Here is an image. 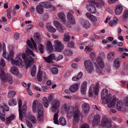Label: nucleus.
<instances>
[{
    "instance_id": "obj_63",
    "label": "nucleus",
    "mask_w": 128,
    "mask_h": 128,
    "mask_svg": "<svg viewBox=\"0 0 128 128\" xmlns=\"http://www.w3.org/2000/svg\"><path fill=\"white\" fill-rule=\"evenodd\" d=\"M26 124L28 127L30 128H32L33 127V125L29 121L26 120Z\"/></svg>"
},
{
    "instance_id": "obj_14",
    "label": "nucleus",
    "mask_w": 128,
    "mask_h": 128,
    "mask_svg": "<svg viewBox=\"0 0 128 128\" xmlns=\"http://www.w3.org/2000/svg\"><path fill=\"white\" fill-rule=\"evenodd\" d=\"M44 60L48 63H50L52 62V60H55L56 57L54 54H51L48 57H43Z\"/></svg>"
},
{
    "instance_id": "obj_59",
    "label": "nucleus",
    "mask_w": 128,
    "mask_h": 128,
    "mask_svg": "<svg viewBox=\"0 0 128 128\" xmlns=\"http://www.w3.org/2000/svg\"><path fill=\"white\" fill-rule=\"evenodd\" d=\"M124 105L126 106H128V96L125 97L124 100Z\"/></svg>"
},
{
    "instance_id": "obj_34",
    "label": "nucleus",
    "mask_w": 128,
    "mask_h": 128,
    "mask_svg": "<svg viewBox=\"0 0 128 128\" xmlns=\"http://www.w3.org/2000/svg\"><path fill=\"white\" fill-rule=\"evenodd\" d=\"M11 73L14 74H19L18 69L16 67L13 66L10 68Z\"/></svg>"
},
{
    "instance_id": "obj_53",
    "label": "nucleus",
    "mask_w": 128,
    "mask_h": 128,
    "mask_svg": "<svg viewBox=\"0 0 128 128\" xmlns=\"http://www.w3.org/2000/svg\"><path fill=\"white\" fill-rule=\"evenodd\" d=\"M105 124V126H106L105 128H110L111 127V122L110 121H108L107 118L106 122Z\"/></svg>"
},
{
    "instance_id": "obj_32",
    "label": "nucleus",
    "mask_w": 128,
    "mask_h": 128,
    "mask_svg": "<svg viewBox=\"0 0 128 128\" xmlns=\"http://www.w3.org/2000/svg\"><path fill=\"white\" fill-rule=\"evenodd\" d=\"M34 38L35 41L37 44L39 43L40 42L41 39L40 38V35L38 33L34 34Z\"/></svg>"
},
{
    "instance_id": "obj_52",
    "label": "nucleus",
    "mask_w": 128,
    "mask_h": 128,
    "mask_svg": "<svg viewBox=\"0 0 128 128\" xmlns=\"http://www.w3.org/2000/svg\"><path fill=\"white\" fill-rule=\"evenodd\" d=\"M36 66H34L32 68V69L31 72V74L33 76H34L36 74Z\"/></svg>"
},
{
    "instance_id": "obj_37",
    "label": "nucleus",
    "mask_w": 128,
    "mask_h": 128,
    "mask_svg": "<svg viewBox=\"0 0 128 128\" xmlns=\"http://www.w3.org/2000/svg\"><path fill=\"white\" fill-rule=\"evenodd\" d=\"M47 49L48 50L51 52L53 50V48L50 41H48L47 44Z\"/></svg>"
},
{
    "instance_id": "obj_41",
    "label": "nucleus",
    "mask_w": 128,
    "mask_h": 128,
    "mask_svg": "<svg viewBox=\"0 0 128 128\" xmlns=\"http://www.w3.org/2000/svg\"><path fill=\"white\" fill-rule=\"evenodd\" d=\"M46 28L49 31L52 32H54L56 31V29L55 28L50 26H47Z\"/></svg>"
},
{
    "instance_id": "obj_12",
    "label": "nucleus",
    "mask_w": 128,
    "mask_h": 128,
    "mask_svg": "<svg viewBox=\"0 0 128 128\" xmlns=\"http://www.w3.org/2000/svg\"><path fill=\"white\" fill-rule=\"evenodd\" d=\"M82 108L83 113L85 114H88L90 110V106L86 103H84L82 105Z\"/></svg>"
},
{
    "instance_id": "obj_47",
    "label": "nucleus",
    "mask_w": 128,
    "mask_h": 128,
    "mask_svg": "<svg viewBox=\"0 0 128 128\" xmlns=\"http://www.w3.org/2000/svg\"><path fill=\"white\" fill-rule=\"evenodd\" d=\"M44 46L42 44H39L38 49L40 53L41 54H42L44 53Z\"/></svg>"
},
{
    "instance_id": "obj_5",
    "label": "nucleus",
    "mask_w": 128,
    "mask_h": 128,
    "mask_svg": "<svg viewBox=\"0 0 128 128\" xmlns=\"http://www.w3.org/2000/svg\"><path fill=\"white\" fill-rule=\"evenodd\" d=\"M100 56L96 58V62L100 67L103 68H104V65L102 58H104L105 55L103 52H102L100 53Z\"/></svg>"
},
{
    "instance_id": "obj_54",
    "label": "nucleus",
    "mask_w": 128,
    "mask_h": 128,
    "mask_svg": "<svg viewBox=\"0 0 128 128\" xmlns=\"http://www.w3.org/2000/svg\"><path fill=\"white\" fill-rule=\"evenodd\" d=\"M128 17V10H125L124 11L122 18L123 19L125 20Z\"/></svg>"
},
{
    "instance_id": "obj_28",
    "label": "nucleus",
    "mask_w": 128,
    "mask_h": 128,
    "mask_svg": "<svg viewBox=\"0 0 128 128\" xmlns=\"http://www.w3.org/2000/svg\"><path fill=\"white\" fill-rule=\"evenodd\" d=\"M14 54V51L11 50L10 52L9 55H6V54H3V57L6 59L8 60L10 58H12V57Z\"/></svg>"
},
{
    "instance_id": "obj_15",
    "label": "nucleus",
    "mask_w": 128,
    "mask_h": 128,
    "mask_svg": "<svg viewBox=\"0 0 128 128\" xmlns=\"http://www.w3.org/2000/svg\"><path fill=\"white\" fill-rule=\"evenodd\" d=\"M87 9L88 11L90 13L93 14L96 12L97 11L94 6L91 4L88 5L86 6Z\"/></svg>"
},
{
    "instance_id": "obj_20",
    "label": "nucleus",
    "mask_w": 128,
    "mask_h": 128,
    "mask_svg": "<svg viewBox=\"0 0 128 128\" xmlns=\"http://www.w3.org/2000/svg\"><path fill=\"white\" fill-rule=\"evenodd\" d=\"M78 85L77 84H73L70 86L69 89L72 92H74L77 91L78 88Z\"/></svg>"
},
{
    "instance_id": "obj_51",
    "label": "nucleus",
    "mask_w": 128,
    "mask_h": 128,
    "mask_svg": "<svg viewBox=\"0 0 128 128\" xmlns=\"http://www.w3.org/2000/svg\"><path fill=\"white\" fill-rule=\"evenodd\" d=\"M107 118L104 117L102 119L101 122V125L103 127L105 126V123L106 122Z\"/></svg>"
},
{
    "instance_id": "obj_9",
    "label": "nucleus",
    "mask_w": 128,
    "mask_h": 128,
    "mask_svg": "<svg viewBox=\"0 0 128 128\" xmlns=\"http://www.w3.org/2000/svg\"><path fill=\"white\" fill-rule=\"evenodd\" d=\"M55 44V50L56 51L60 52L64 48L63 46L61 43L58 40L54 41V42Z\"/></svg>"
},
{
    "instance_id": "obj_60",
    "label": "nucleus",
    "mask_w": 128,
    "mask_h": 128,
    "mask_svg": "<svg viewBox=\"0 0 128 128\" xmlns=\"http://www.w3.org/2000/svg\"><path fill=\"white\" fill-rule=\"evenodd\" d=\"M0 65L2 67H4L5 66V63L4 59L3 58L1 59L0 60Z\"/></svg>"
},
{
    "instance_id": "obj_26",
    "label": "nucleus",
    "mask_w": 128,
    "mask_h": 128,
    "mask_svg": "<svg viewBox=\"0 0 128 128\" xmlns=\"http://www.w3.org/2000/svg\"><path fill=\"white\" fill-rule=\"evenodd\" d=\"M58 14L59 17L61 20L62 22L64 24H65L66 21V16L64 13L62 12H61L59 13Z\"/></svg>"
},
{
    "instance_id": "obj_36",
    "label": "nucleus",
    "mask_w": 128,
    "mask_h": 128,
    "mask_svg": "<svg viewBox=\"0 0 128 128\" xmlns=\"http://www.w3.org/2000/svg\"><path fill=\"white\" fill-rule=\"evenodd\" d=\"M15 117V116L14 115H12L8 117L6 119V123L7 124H9L11 122V120L14 119Z\"/></svg>"
},
{
    "instance_id": "obj_18",
    "label": "nucleus",
    "mask_w": 128,
    "mask_h": 128,
    "mask_svg": "<svg viewBox=\"0 0 128 128\" xmlns=\"http://www.w3.org/2000/svg\"><path fill=\"white\" fill-rule=\"evenodd\" d=\"M26 104H24L22 106V110H21V108L20 109V110L22 111V116L21 117V118H20V116H19V118L20 120H22L24 116H25L26 114Z\"/></svg>"
},
{
    "instance_id": "obj_39",
    "label": "nucleus",
    "mask_w": 128,
    "mask_h": 128,
    "mask_svg": "<svg viewBox=\"0 0 128 128\" xmlns=\"http://www.w3.org/2000/svg\"><path fill=\"white\" fill-rule=\"evenodd\" d=\"M16 94V92L14 90H11L9 91L8 94V96L9 98H13Z\"/></svg>"
},
{
    "instance_id": "obj_17",
    "label": "nucleus",
    "mask_w": 128,
    "mask_h": 128,
    "mask_svg": "<svg viewBox=\"0 0 128 128\" xmlns=\"http://www.w3.org/2000/svg\"><path fill=\"white\" fill-rule=\"evenodd\" d=\"M80 20L81 24L84 28H88L90 27V24L88 22L82 19H80Z\"/></svg>"
},
{
    "instance_id": "obj_22",
    "label": "nucleus",
    "mask_w": 128,
    "mask_h": 128,
    "mask_svg": "<svg viewBox=\"0 0 128 128\" xmlns=\"http://www.w3.org/2000/svg\"><path fill=\"white\" fill-rule=\"evenodd\" d=\"M123 108V101L120 100L118 101L116 104V108L117 110L120 111L122 110Z\"/></svg>"
},
{
    "instance_id": "obj_45",
    "label": "nucleus",
    "mask_w": 128,
    "mask_h": 128,
    "mask_svg": "<svg viewBox=\"0 0 128 128\" xmlns=\"http://www.w3.org/2000/svg\"><path fill=\"white\" fill-rule=\"evenodd\" d=\"M29 119L33 124H34L36 122V119L35 117L31 115L29 116Z\"/></svg>"
},
{
    "instance_id": "obj_43",
    "label": "nucleus",
    "mask_w": 128,
    "mask_h": 128,
    "mask_svg": "<svg viewBox=\"0 0 128 128\" xmlns=\"http://www.w3.org/2000/svg\"><path fill=\"white\" fill-rule=\"evenodd\" d=\"M0 70L1 71V73H0V76L2 79V78H4V77L5 76L4 72V67H2L1 66H0Z\"/></svg>"
},
{
    "instance_id": "obj_42",
    "label": "nucleus",
    "mask_w": 128,
    "mask_h": 128,
    "mask_svg": "<svg viewBox=\"0 0 128 128\" xmlns=\"http://www.w3.org/2000/svg\"><path fill=\"white\" fill-rule=\"evenodd\" d=\"M64 40L66 42H68L70 38L69 34L68 33H65L64 36Z\"/></svg>"
},
{
    "instance_id": "obj_10",
    "label": "nucleus",
    "mask_w": 128,
    "mask_h": 128,
    "mask_svg": "<svg viewBox=\"0 0 128 128\" xmlns=\"http://www.w3.org/2000/svg\"><path fill=\"white\" fill-rule=\"evenodd\" d=\"M3 105L5 109L2 105L0 104V114L2 116H4L5 114V110L6 111H8L9 108L8 106L4 103L3 104Z\"/></svg>"
},
{
    "instance_id": "obj_62",
    "label": "nucleus",
    "mask_w": 128,
    "mask_h": 128,
    "mask_svg": "<svg viewBox=\"0 0 128 128\" xmlns=\"http://www.w3.org/2000/svg\"><path fill=\"white\" fill-rule=\"evenodd\" d=\"M36 102L34 101V102L32 104V109L33 110L34 112L36 111Z\"/></svg>"
},
{
    "instance_id": "obj_48",
    "label": "nucleus",
    "mask_w": 128,
    "mask_h": 128,
    "mask_svg": "<svg viewBox=\"0 0 128 128\" xmlns=\"http://www.w3.org/2000/svg\"><path fill=\"white\" fill-rule=\"evenodd\" d=\"M38 119L39 121H42L43 118V112L38 113Z\"/></svg>"
},
{
    "instance_id": "obj_21",
    "label": "nucleus",
    "mask_w": 128,
    "mask_h": 128,
    "mask_svg": "<svg viewBox=\"0 0 128 128\" xmlns=\"http://www.w3.org/2000/svg\"><path fill=\"white\" fill-rule=\"evenodd\" d=\"M121 60L119 58H116L114 60L113 66L116 69H118L120 67L121 63Z\"/></svg>"
},
{
    "instance_id": "obj_30",
    "label": "nucleus",
    "mask_w": 128,
    "mask_h": 128,
    "mask_svg": "<svg viewBox=\"0 0 128 128\" xmlns=\"http://www.w3.org/2000/svg\"><path fill=\"white\" fill-rule=\"evenodd\" d=\"M87 82H84L81 86V92L83 94H85L87 86Z\"/></svg>"
},
{
    "instance_id": "obj_64",
    "label": "nucleus",
    "mask_w": 128,
    "mask_h": 128,
    "mask_svg": "<svg viewBox=\"0 0 128 128\" xmlns=\"http://www.w3.org/2000/svg\"><path fill=\"white\" fill-rule=\"evenodd\" d=\"M30 40H31V42L33 43V45L34 46V48L36 50H37V48L36 46V44L35 43V42L34 41V40H33V39L32 38H30Z\"/></svg>"
},
{
    "instance_id": "obj_7",
    "label": "nucleus",
    "mask_w": 128,
    "mask_h": 128,
    "mask_svg": "<svg viewBox=\"0 0 128 128\" xmlns=\"http://www.w3.org/2000/svg\"><path fill=\"white\" fill-rule=\"evenodd\" d=\"M11 64H15L18 66H20L22 64V60L21 58L19 56L16 57L14 60L13 58H10Z\"/></svg>"
},
{
    "instance_id": "obj_35",
    "label": "nucleus",
    "mask_w": 128,
    "mask_h": 128,
    "mask_svg": "<svg viewBox=\"0 0 128 128\" xmlns=\"http://www.w3.org/2000/svg\"><path fill=\"white\" fill-rule=\"evenodd\" d=\"M60 124L62 126H64L66 124V122L65 118L63 117H61L59 120Z\"/></svg>"
},
{
    "instance_id": "obj_19",
    "label": "nucleus",
    "mask_w": 128,
    "mask_h": 128,
    "mask_svg": "<svg viewBox=\"0 0 128 128\" xmlns=\"http://www.w3.org/2000/svg\"><path fill=\"white\" fill-rule=\"evenodd\" d=\"M122 6L120 4H118L116 7L115 13L117 15H119L121 14L122 11Z\"/></svg>"
},
{
    "instance_id": "obj_40",
    "label": "nucleus",
    "mask_w": 128,
    "mask_h": 128,
    "mask_svg": "<svg viewBox=\"0 0 128 128\" xmlns=\"http://www.w3.org/2000/svg\"><path fill=\"white\" fill-rule=\"evenodd\" d=\"M18 110L19 111V114L20 116V118H21L22 116L21 112L22 111L20 110V109L21 108V106L22 105V101L21 99H20L18 101Z\"/></svg>"
},
{
    "instance_id": "obj_58",
    "label": "nucleus",
    "mask_w": 128,
    "mask_h": 128,
    "mask_svg": "<svg viewBox=\"0 0 128 128\" xmlns=\"http://www.w3.org/2000/svg\"><path fill=\"white\" fill-rule=\"evenodd\" d=\"M116 20H113L110 22L109 24V25L110 26H112L115 24H116L117 23V19H116Z\"/></svg>"
},
{
    "instance_id": "obj_24",
    "label": "nucleus",
    "mask_w": 128,
    "mask_h": 128,
    "mask_svg": "<svg viewBox=\"0 0 128 128\" xmlns=\"http://www.w3.org/2000/svg\"><path fill=\"white\" fill-rule=\"evenodd\" d=\"M54 23L56 27L57 28L60 30H63L65 29V28L58 21H54Z\"/></svg>"
},
{
    "instance_id": "obj_4",
    "label": "nucleus",
    "mask_w": 128,
    "mask_h": 128,
    "mask_svg": "<svg viewBox=\"0 0 128 128\" xmlns=\"http://www.w3.org/2000/svg\"><path fill=\"white\" fill-rule=\"evenodd\" d=\"M60 102L58 99H54L51 103V110L52 112H56L60 106Z\"/></svg>"
},
{
    "instance_id": "obj_38",
    "label": "nucleus",
    "mask_w": 128,
    "mask_h": 128,
    "mask_svg": "<svg viewBox=\"0 0 128 128\" xmlns=\"http://www.w3.org/2000/svg\"><path fill=\"white\" fill-rule=\"evenodd\" d=\"M58 112L56 113L54 115L53 120L54 124H58L59 123L58 120Z\"/></svg>"
},
{
    "instance_id": "obj_3",
    "label": "nucleus",
    "mask_w": 128,
    "mask_h": 128,
    "mask_svg": "<svg viewBox=\"0 0 128 128\" xmlns=\"http://www.w3.org/2000/svg\"><path fill=\"white\" fill-rule=\"evenodd\" d=\"M67 16L68 21L65 22L64 24L68 28H70L71 27V24H74L76 23L75 20L74 16L70 12H68L67 15Z\"/></svg>"
},
{
    "instance_id": "obj_56",
    "label": "nucleus",
    "mask_w": 128,
    "mask_h": 128,
    "mask_svg": "<svg viewBox=\"0 0 128 128\" xmlns=\"http://www.w3.org/2000/svg\"><path fill=\"white\" fill-rule=\"evenodd\" d=\"M117 100V98H114L113 99L110 104V106L112 107L114 106L115 104L116 101Z\"/></svg>"
},
{
    "instance_id": "obj_13",
    "label": "nucleus",
    "mask_w": 128,
    "mask_h": 128,
    "mask_svg": "<svg viewBox=\"0 0 128 128\" xmlns=\"http://www.w3.org/2000/svg\"><path fill=\"white\" fill-rule=\"evenodd\" d=\"M39 4L43 8L44 7L46 8H52L53 10H54L55 9L54 7L52 6L50 4V2H40L39 3Z\"/></svg>"
},
{
    "instance_id": "obj_27",
    "label": "nucleus",
    "mask_w": 128,
    "mask_h": 128,
    "mask_svg": "<svg viewBox=\"0 0 128 128\" xmlns=\"http://www.w3.org/2000/svg\"><path fill=\"white\" fill-rule=\"evenodd\" d=\"M37 12L39 14H42L44 12V10L43 8L39 4L37 5L36 8Z\"/></svg>"
},
{
    "instance_id": "obj_6",
    "label": "nucleus",
    "mask_w": 128,
    "mask_h": 128,
    "mask_svg": "<svg viewBox=\"0 0 128 128\" xmlns=\"http://www.w3.org/2000/svg\"><path fill=\"white\" fill-rule=\"evenodd\" d=\"M73 116L74 122L77 123L78 122L80 118L82 116V114L80 110L77 109L74 112Z\"/></svg>"
},
{
    "instance_id": "obj_25",
    "label": "nucleus",
    "mask_w": 128,
    "mask_h": 128,
    "mask_svg": "<svg viewBox=\"0 0 128 128\" xmlns=\"http://www.w3.org/2000/svg\"><path fill=\"white\" fill-rule=\"evenodd\" d=\"M115 56V53L113 52L109 53L107 56V59L109 61H112L113 60Z\"/></svg>"
},
{
    "instance_id": "obj_8",
    "label": "nucleus",
    "mask_w": 128,
    "mask_h": 128,
    "mask_svg": "<svg viewBox=\"0 0 128 128\" xmlns=\"http://www.w3.org/2000/svg\"><path fill=\"white\" fill-rule=\"evenodd\" d=\"M86 68L88 72L91 73L93 70L92 64L90 61L87 60L84 62V63Z\"/></svg>"
},
{
    "instance_id": "obj_2",
    "label": "nucleus",
    "mask_w": 128,
    "mask_h": 128,
    "mask_svg": "<svg viewBox=\"0 0 128 128\" xmlns=\"http://www.w3.org/2000/svg\"><path fill=\"white\" fill-rule=\"evenodd\" d=\"M99 83L98 82L96 84L94 87V84H92L90 86L89 91V97L92 96L93 93H94L96 95H97L98 91V88L99 87Z\"/></svg>"
},
{
    "instance_id": "obj_57",
    "label": "nucleus",
    "mask_w": 128,
    "mask_h": 128,
    "mask_svg": "<svg viewBox=\"0 0 128 128\" xmlns=\"http://www.w3.org/2000/svg\"><path fill=\"white\" fill-rule=\"evenodd\" d=\"M26 52L27 53L30 54L32 55L33 56H35V54L33 53V52L29 49L27 48L26 50Z\"/></svg>"
},
{
    "instance_id": "obj_16",
    "label": "nucleus",
    "mask_w": 128,
    "mask_h": 128,
    "mask_svg": "<svg viewBox=\"0 0 128 128\" xmlns=\"http://www.w3.org/2000/svg\"><path fill=\"white\" fill-rule=\"evenodd\" d=\"M2 80L3 82H6L8 81L9 83L12 84L13 82L12 79V76L9 74H7L6 76H5Z\"/></svg>"
},
{
    "instance_id": "obj_33",
    "label": "nucleus",
    "mask_w": 128,
    "mask_h": 128,
    "mask_svg": "<svg viewBox=\"0 0 128 128\" xmlns=\"http://www.w3.org/2000/svg\"><path fill=\"white\" fill-rule=\"evenodd\" d=\"M42 100L44 106L46 108H47L49 106L48 101L47 98L45 97H44L42 98Z\"/></svg>"
},
{
    "instance_id": "obj_23",
    "label": "nucleus",
    "mask_w": 128,
    "mask_h": 128,
    "mask_svg": "<svg viewBox=\"0 0 128 128\" xmlns=\"http://www.w3.org/2000/svg\"><path fill=\"white\" fill-rule=\"evenodd\" d=\"M108 94V90L106 89L102 90L101 93V97L102 100H105Z\"/></svg>"
},
{
    "instance_id": "obj_50",
    "label": "nucleus",
    "mask_w": 128,
    "mask_h": 128,
    "mask_svg": "<svg viewBox=\"0 0 128 128\" xmlns=\"http://www.w3.org/2000/svg\"><path fill=\"white\" fill-rule=\"evenodd\" d=\"M52 72L54 74H58V70L56 68L53 67L51 70Z\"/></svg>"
},
{
    "instance_id": "obj_11",
    "label": "nucleus",
    "mask_w": 128,
    "mask_h": 128,
    "mask_svg": "<svg viewBox=\"0 0 128 128\" xmlns=\"http://www.w3.org/2000/svg\"><path fill=\"white\" fill-rule=\"evenodd\" d=\"M100 116L98 114L94 116L92 121V125L95 126L98 125L100 121Z\"/></svg>"
},
{
    "instance_id": "obj_55",
    "label": "nucleus",
    "mask_w": 128,
    "mask_h": 128,
    "mask_svg": "<svg viewBox=\"0 0 128 128\" xmlns=\"http://www.w3.org/2000/svg\"><path fill=\"white\" fill-rule=\"evenodd\" d=\"M112 96L111 94H109L108 96L106 98V100L105 103L106 104L109 102L111 100Z\"/></svg>"
},
{
    "instance_id": "obj_46",
    "label": "nucleus",
    "mask_w": 128,
    "mask_h": 128,
    "mask_svg": "<svg viewBox=\"0 0 128 128\" xmlns=\"http://www.w3.org/2000/svg\"><path fill=\"white\" fill-rule=\"evenodd\" d=\"M8 104L10 106H14L16 104V102L15 100L11 99L9 101Z\"/></svg>"
},
{
    "instance_id": "obj_31",
    "label": "nucleus",
    "mask_w": 128,
    "mask_h": 128,
    "mask_svg": "<svg viewBox=\"0 0 128 128\" xmlns=\"http://www.w3.org/2000/svg\"><path fill=\"white\" fill-rule=\"evenodd\" d=\"M74 108L72 106H70L68 107L67 111L68 114L67 116L68 118H70L72 116L71 114L74 112Z\"/></svg>"
},
{
    "instance_id": "obj_49",
    "label": "nucleus",
    "mask_w": 128,
    "mask_h": 128,
    "mask_svg": "<svg viewBox=\"0 0 128 128\" xmlns=\"http://www.w3.org/2000/svg\"><path fill=\"white\" fill-rule=\"evenodd\" d=\"M43 106L40 104H39L38 106V113L43 112Z\"/></svg>"
},
{
    "instance_id": "obj_61",
    "label": "nucleus",
    "mask_w": 128,
    "mask_h": 128,
    "mask_svg": "<svg viewBox=\"0 0 128 128\" xmlns=\"http://www.w3.org/2000/svg\"><path fill=\"white\" fill-rule=\"evenodd\" d=\"M74 43L73 42H71L67 44V46L69 48H73L74 47Z\"/></svg>"
},
{
    "instance_id": "obj_29",
    "label": "nucleus",
    "mask_w": 128,
    "mask_h": 128,
    "mask_svg": "<svg viewBox=\"0 0 128 128\" xmlns=\"http://www.w3.org/2000/svg\"><path fill=\"white\" fill-rule=\"evenodd\" d=\"M42 74H44V76H43V77L45 78L46 76V73L44 72H42ZM42 72H40L39 70L38 71L37 75V79L38 81L41 82L42 81Z\"/></svg>"
},
{
    "instance_id": "obj_44",
    "label": "nucleus",
    "mask_w": 128,
    "mask_h": 128,
    "mask_svg": "<svg viewBox=\"0 0 128 128\" xmlns=\"http://www.w3.org/2000/svg\"><path fill=\"white\" fill-rule=\"evenodd\" d=\"M64 54L66 56H71L72 54V51L68 49H65L64 52Z\"/></svg>"
},
{
    "instance_id": "obj_1",
    "label": "nucleus",
    "mask_w": 128,
    "mask_h": 128,
    "mask_svg": "<svg viewBox=\"0 0 128 128\" xmlns=\"http://www.w3.org/2000/svg\"><path fill=\"white\" fill-rule=\"evenodd\" d=\"M22 56L26 63V68L27 69L34 63V59L31 56H27L24 53L22 54Z\"/></svg>"
}]
</instances>
